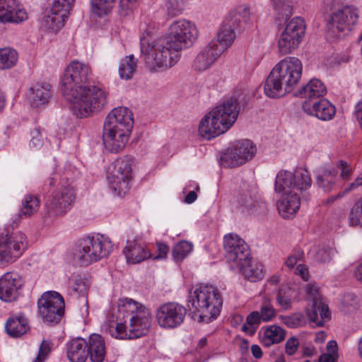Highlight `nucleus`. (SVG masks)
<instances>
[{"mask_svg":"<svg viewBox=\"0 0 362 362\" xmlns=\"http://www.w3.org/2000/svg\"><path fill=\"white\" fill-rule=\"evenodd\" d=\"M333 255V250L330 247H322L318 250L316 253V260L321 263L328 262L331 260Z\"/></svg>","mask_w":362,"mask_h":362,"instance_id":"bf43d9fd","label":"nucleus"},{"mask_svg":"<svg viewBox=\"0 0 362 362\" xmlns=\"http://www.w3.org/2000/svg\"><path fill=\"white\" fill-rule=\"evenodd\" d=\"M50 85L37 83L29 88L28 100L33 107H40L49 103L51 97Z\"/></svg>","mask_w":362,"mask_h":362,"instance_id":"7c9ffc66","label":"nucleus"},{"mask_svg":"<svg viewBox=\"0 0 362 362\" xmlns=\"http://www.w3.org/2000/svg\"><path fill=\"white\" fill-rule=\"evenodd\" d=\"M75 200L74 188L69 184L62 183L45 203L47 214L52 217L65 214Z\"/></svg>","mask_w":362,"mask_h":362,"instance_id":"ddd939ff","label":"nucleus"},{"mask_svg":"<svg viewBox=\"0 0 362 362\" xmlns=\"http://www.w3.org/2000/svg\"><path fill=\"white\" fill-rule=\"evenodd\" d=\"M40 206V198L35 194H27L21 200L18 217L30 218L38 211Z\"/></svg>","mask_w":362,"mask_h":362,"instance_id":"f704fd0d","label":"nucleus"},{"mask_svg":"<svg viewBox=\"0 0 362 362\" xmlns=\"http://www.w3.org/2000/svg\"><path fill=\"white\" fill-rule=\"evenodd\" d=\"M133 159L129 156L117 158L108 168L107 179L111 189L124 197L130 189Z\"/></svg>","mask_w":362,"mask_h":362,"instance_id":"1a4fd4ad","label":"nucleus"},{"mask_svg":"<svg viewBox=\"0 0 362 362\" xmlns=\"http://www.w3.org/2000/svg\"><path fill=\"white\" fill-rule=\"evenodd\" d=\"M337 173L334 168H322L316 178L317 186L325 192L331 191L335 185Z\"/></svg>","mask_w":362,"mask_h":362,"instance_id":"4c0bfd02","label":"nucleus"},{"mask_svg":"<svg viewBox=\"0 0 362 362\" xmlns=\"http://www.w3.org/2000/svg\"><path fill=\"white\" fill-rule=\"evenodd\" d=\"M28 18L17 0H0V23H19Z\"/></svg>","mask_w":362,"mask_h":362,"instance_id":"aec40b11","label":"nucleus"},{"mask_svg":"<svg viewBox=\"0 0 362 362\" xmlns=\"http://www.w3.org/2000/svg\"><path fill=\"white\" fill-rule=\"evenodd\" d=\"M24 280L16 272H8L0 277V300L6 303L16 301L21 296Z\"/></svg>","mask_w":362,"mask_h":362,"instance_id":"f3484780","label":"nucleus"},{"mask_svg":"<svg viewBox=\"0 0 362 362\" xmlns=\"http://www.w3.org/2000/svg\"><path fill=\"white\" fill-rule=\"evenodd\" d=\"M257 153L256 145L249 139L236 141L222 157L228 167L235 168L252 159Z\"/></svg>","mask_w":362,"mask_h":362,"instance_id":"4468645a","label":"nucleus"},{"mask_svg":"<svg viewBox=\"0 0 362 362\" xmlns=\"http://www.w3.org/2000/svg\"><path fill=\"white\" fill-rule=\"evenodd\" d=\"M119 315L126 319L117 323L111 331L112 336L120 339H133L146 334L151 325V311L141 303L132 298H120L117 301Z\"/></svg>","mask_w":362,"mask_h":362,"instance_id":"f03ea898","label":"nucleus"},{"mask_svg":"<svg viewBox=\"0 0 362 362\" xmlns=\"http://www.w3.org/2000/svg\"><path fill=\"white\" fill-rule=\"evenodd\" d=\"M349 221L352 226H362V197L358 199L351 208Z\"/></svg>","mask_w":362,"mask_h":362,"instance_id":"8fccbe9b","label":"nucleus"},{"mask_svg":"<svg viewBox=\"0 0 362 362\" xmlns=\"http://www.w3.org/2000/svg\"><path fill=\"white\" fill-rule=\"evenodd\" d=\"M223 247L226 252V258L231 262V269H235V264L240 261H247L250 255V249L245 240L234 233H229L224 236Z\"/></svg>","mask_w":362,"mask_h":362,"instance_id":"dca6fc26","label":"nucleus"},{"mask_svg":"<svg viewBox=\"0 0 362 362\" xmlns=\"http://www.w3.org/2000/svg\"><path fill=\"white\" fill-rule=\"evenodd\" d=\"M112 250V243L108 238L100 235L87 236L78 241L74 255L80 265L88 266L107 257Z\"/></svg>","mask_w":362,"mask_h":362,"instance_id":"423d86ee","label":"nucleus"},{"mask_svg":"<svg viewBox=\"0 0 362 362\" xmlns=\"http://www.w3.org/2000/svg\"><path fill=\"white\" fill-rule=\"evenodd\" d=\"M360 186H362V173L355 179V180L345 189V192H349Z\"/></svg>","mask_w":362,"mask_h":362,"instance_id":"774afa93","label":"nucleus"},{"mask_svg":"<svg viewBox=\"0 0 362 362\" xmlns=\"http://www.w3.org/2000/svg\"><path fill=\"white\" fill-rule=\"evenodd\" d=\"M305 31V24L304 20L300 17H296L286 24L283 33L291 35L293 37L301 41Z\"/></svg>","mask_w":362,"mask_h":362,"instance_id":"ea45409f","label":"nucleus"},{"mask_svg":"<svg viewBox=\"0 0 362 362\" xmlns=\"http://www.w3.org/2000/svg\"><path fill=\"white\" fill-rule=\"evenodd\" d=\"M250 7L245 5L238 6L234 11L226 17L229 21L233 22L239 28L243 23H245L250 18Z\"/></svg>","mask_w":362,"mask_h":362,"instance_id":"a18cd8bd","label":"nucleus"},{"mask_svg":"<svg viewBox=\"0 0 362 362\" xmlns=\"http://www.w3.org/2000/svg\"><path fill=\"white\" fill-rule=\"evenodd\" d=\"M130 132L103 127V143L105 148L112 153L121 151L127 145Z\"/></svg>","mask_w":362,"mask_h":362,"instance_id":"412c9836","label":"nucleus"},{"mask_svg":"<svg viewBox=\"0 0 362 362\" xmlns=\"http://www.w3.org/2000/svg\"><path fill=\"white\" fill-rule=\"evenodd\" d=\"M69 283L71 284L73 289L78 293H83L87 290L86 284L83 279L79 276H73L69 279Z\"/></svg>","mask_w":362,"mask_h":362,"instance_id":"680f3d73","label":"nucleus"},{"mask_svg":"<svg viewBox=\"0 0 362 362\" xmlns=\"http://www.w3.org/2000/svg\"><path fill=\"white\" fill-rule=\"evenodd\" d=\"M127 262L132 264L140 263L152 255L146 248V245L141 241L133 239L128 240L123 250Z\"/></svg>","mask_w":362,"mask_h":362,"instance_id":"393cba45","label":"nucleus"},{"mask_svg":"<svg viewBox=\"0 0 362 362\" xmlns=\"http://www.w3.org/2000/svg\"><path fill=\"white\" fill-rule=\"evenodd\" d=\"M261 321L262 320L259 313L257 311H253L247 315L246 322L242 327V330L244 332H248L250 334H253Z\"/></svg>","mask_w":362,"mask_h":362,"instance_id":"3c124183","label":"nucleus"},{"mask_svg":"<svg viewBox=\"0 0 362 362\" xmlns=\"http://www.w3.org/2000/svg\"><path fill=\"white\" fill-rule=\"evenodd\" d=\"M66 354L70 362H86L88 358L86 340L78 337L66 344Z\"/></svg>","mask_w":362,"mask_h":362,"instance_id":"bb28decb","label":"nucleus"},{"mask_svg":"<svg viewBox=\"0 0 362 362\" xmlns=\"http://www.w3.org/2000/svg\"><path fill=\"white\" fill-rule=\"evenodd\" d=\"M326 93V86L317 78L311 79L299 90V95L306 99L305 101L317 100L318 98L323 97Z\"/></svg>","mask_w":362,"mask_h":362,"instance_id":"473e14b6","label":"nucleus"},{"mask_svg":"<svg viewBox=\"0 0 362 362\" xmlns=\"http://www.w3.org/2000/svg\"><path fill=\"white\" fill-rule=\"evenodd\" d=\"M259 315L262 321L267 322L274 317L275 310L269 302H265L261 308Z\"/></svg>","mask_w":362,"mask_h":362,"instance_id":"4d7b16f0","label":"nucleus"},{"mask_svg":"<svg viewBox=\"0 0 362 362\" xmlns=\"http://www.w3.org/2000/svg\"><path fill=\"white\" fill-rule=\"evenodd\" d=\"M240 105L235 98L223 100L221 104L211 110V114L215 115L221 122L228 131L235 122L240 111Z\"/></svg>","mask_w":362,"mask_h":362,"instance_id":"a211bd4d","label":"nucleus"},{"mask_svg":"<svg viewBox=\"0 0 362 362\" xmlns=\"http://www.w3.org/2000/svg\"><path fill=\"white\" fill-rule=\"evenodd\" d=\"M161 40H167L165 37L153 39L150 36L141 37V58L151 71L166 70L180 59L179 52L173 50L168 44H164L163 48L158 47V42Z\"/></svg>","mask_w":362,"mask_h":362,"instance_id":"39448f33","label":"nucleus"},{"mask_svg":"<svg viewBox=\"0 0 362 362\" xmlns=\"http://www.w3.org/2000/svg\"><path fill=\"white\" fill-rule=\"evenodd\" d=\"M301 41L287 34H281L278 42L279 51L281 54H288L296 49Z\"/></svg>","mask_w":362,"mask_h":362,"instance_id":"c03bdc74","label":"nucleus"},{"mask_svg":"<svg viewBox=\"0 0 362 362\" xmlns=\"http://www.w3.org/2000/svg\"><path fill=\"white\" fill-rule=\"evenodd\" d=\"M157 251L158 254L153 257H152V258L153 259H165L167 257L168 253L169 252V247L164 243H158Z\"/></svg>","mask_w":362,"mask_h":362,"instance_id":"0e129e2a","label":"nucleus"},{"mask_svg":"<svg viewBox=\"0 0 362 362\" xmlns=\"http://www.w3.org/2000/svg\"><path fill=\"white\" fill-rule=\"evenodd\" d=\"M136 64L137 60L133 54L125 57L119 66V76L125 80L132 78L136 71Z\"/></svg>","mask_w":362,"mask_h":362,"instance_id":"37998d69","label":"nucleus"},{"mask_svg":"<svg viewBox=\"0 0 362 362\" xmlns=\"http://www.w3.org/2000/svg\"><path fill=\"white\" fill-rule=\"evenodd\" d=\"M5 329L9 336L19 337L29 329L28 320L23 315L11 317L6 323Z\"/></svg>","mask_w":362,"mask_h":362,"instance_id":"72a5a7b5","label":"nucleus"},{"mask_svg":"<svg viewBox=\"0 0 362 362\" xmlns=\"http://www.w3.org/2000/svg\"><path fill=\"white\" fill-rule=\"evenodd\" d=\"M226 131L221 122H219L215 115H212L211 111L199 122V133L202 137L207 140L215 138Z\"/></svg>","mask_w":362,"mask_h":362,"instance_id":"a878e982","label":"nucleus"},{"mask_svg":"<svg viewBox=\"0 0 362 362\" xmlns=\"http://www.w3.org/2000/svg\"><path fill=\"white\" fill-rule=\"evenodd\" d=\"M312 180L308 171L305 168H297L293 173L288 170H280L276 177L275 191L282 193L286 189L288 192H298L303 202L310 199V188Z\"/></svg>","mask_w":362,"mask_h":362,"instance_id":"0eeeda50","label":"nucleus"},{"mask_svg":"<svg viewBox=\"0 0 362 362\" xmlns=\"http://www.w3.org/2000/svg\"><path fill=\"white\" fill-rule=\"evenodd\" d=\"M52 343L48 340H43L40 346L38 354L33 362H44L51 351Z\"/></svg>","mask_w":362,"mask_h":362,"instance_id":"6e6d98bb","label":"nucleus"},{"mask_svg":"<svg viewBox=\"0 0 362 362\" xmlns=\"http://www.w3.org/2000/svg\"><path fill=\"white\" fill-rule=\"evenodd\" d=\"M137 1L138 0H120L119 7L122 10L126 11L125 14H127L129 11H132L136 7Z\"/></svg>","mask_w":362,"mask_h":362,"instance_id":"69168bd1","label":"nucleus"},{"mask_svg":"<svg viewBox=\"0 0 362 362\" xmlns=\"http://www.w3.org/2000/svg\"><path fill=\"white\" fill-rule=\"evenodd\" d=\"M274 9L282 17H290L292 15V2L291 0H272Z\"/></svg>","mask_w":362,"mask_h":362,"instance_id":"603ef678","label":"nucleus"},{"mask_svg":"<svg viewBox=\"0 0 362 362\" xmlns=\"http://www.w3.org/2000/svg\"><path fill=\"white\" fill-rule=\"evenodd\" d=\"M280 319L281 322L289 328L302 327L306 323L305 317L301 313H295L290 315H281Z\"/></svg>","mask_w":362,"mask_h":362,"instance_id":"49530a36","label":"nucleus"},{"mask_svg":"<svg viewBox=\"0 0 362 362\" xmlns=\"http://www.w3.org/2000/svg\"><path fill=\"white\" fill-rule=\"evenodd\" d=\"M186 312V308L179 303H164L156 310L158 324L165 329L176 328L183 323Z\"/></svg>","mask_w":362,"mask_h":362,"instance_id":"2eb2a0df","label":"nucleus"},{"mask_svg":"<svg viewBox=\"0 0 362 362\" xmlns=\"http://www.w3.org/2000/svg\"><path fill=\"white\" fill-rule=\"evenodd\" d=\"M32 139L29 146L34 150L40 149L43 145V136L38 129H34L32 133Z\"/></svg>","mask_w":362,"mask_h":362,"instance_id":"052dcab7","label":"nucleus"},{"mask_svg":"<svg viewBox=\"0 0 362 362\" xmlns=\"http://www.w3.org/2000/svg\"><path fill=\"white\" fill-rule=\"evenodd\" d=\"M305 31V24L304 20L300 17H296L286 24L283 33L291 35L293 37L301 41Z\"/></svg>","mask_w":362,"mask_h":362,"instance_id":"a19ab883","label":"nucleus"},{"mask_svg":"<svg viewBox=\"0 0 362 362\" xmlns=\"http://www.w3.org/2000/svg\"><path fill=\"white\" fill-rule=\"evenodd\" d=\"M338 167L341 169V176L344 179H347L351 175V170L349 169L346 162L341 160Z\"/></svg>","mask_w":362,"mask_h":362,"instance_id":"338daca9","label":"nucleus"},{"mask_svg":"<svg viewBox=\"0 0 362 362\" xmlns=\"http://www.w3.org/2000/svg\"><path fill=\"white\" fill-rule=\"evenodd\" d=\"M358 18V11L351 6L334 11L327 21V29L334 37L346 35L353 30Z\"/></svg>","mask_w":362,"mask_h":362,"instance_id":"f8f14e48","label":"nucleus"},{"mask_svg":"<svg viewBox=\"0 0 362 362\" xmlns=\"http://www.w3.org/2000/svg\"><path fill=\"white\" fill-rule=\"evenodd\" d=\"M303 65L296 57H287L272 70L264 86V91L269 98H279L291 92L299 83Z\"/></svg>","mask_w":362,"mask_h":362,"instance_id":"7ed1b4c3","label":"nucleus"},{"mask_svg":"<svg viewBox=\"0 0 362 362\" xmlns=\"http://www.w3.org/2000/svg\"><path fill=\"white\" fill-rule=\"evenodd\" d=\"M25 236L21 232L0 235V267H5L20 257L26 247Z\"/></svg>","mask_w":362,"mask_h":362,"instance_id":"9b49d317","label":"nucleus"},{"mask_svg":"<svg viewBox=\"0 0 362 362\" xmlns=\"http://www.w3.org/2000/svg\"><path fill=\"white\" fill-rule=\"evenodd\" d=\"M237 268L250 281L255 282L262 279V265L257 262H254L250 255L247 257V261H240L235 264Z\"/></svg>","mask_w":362,"mask_h":362,"instance_id":"2f4dec72","label":"nucleus"},{"mask_svg":"<svg viewBox=\"0 0 362 362\" xmlns=\"http://www.w3.org/2000/svg\"><path fill=\"white\" fill-rule=\"evenodd\" d=\"M87 343L88 357L91 362H103L106 356L104 338L98 334L89 336Z\"/></svg>","mask_w":362,"mask_h":362,"instance_id":"cd10ccee","label":"nucleus"},{"mask_svg":"<svg viewBox=\"0 0 362 362\" xmlns=\"http://www.w3.org/2000/svg\"><path fill=\"white\" fill-rule=\"evenodd\" d=\"M239 27L236 24L226 18L218 33V39L211 40V46L216 47L222 54L233 45L236 37V30Z\"/></svg>","mask_w":362,"mask_h":362,"instance_id":"5701e85b","label":"nucleus"},{"mask_svg":"<svg viewBox=\"0 0 362 362\" xmlns=\"http://www.w3.org/2000/svg\"><path fill=\"white\" fill-rule=\"evenodd\" d=\"M220 50L211 46L209 42L197 55L193 62V67L198 71H203L209 68L221 56Z\"/></svg>","mask_w":362,"mask_h":362,"instance_id":"c85d7f7f","label":"nucleus"},{"mask_svg":"<svg viewBox=\"0 0 362 362\" xmlns=\"http://www.w3.org/2000/svg\"><path fill=\"white\" fill-rule=\"evenodd\" d=\"M18 54L17 51L10 47L0 48V70L8 69L18 62Z\"/></svg>","mask_w":362,"mask_h":362,"instance_id":"79ce46f5","label":"nucleus"},{"mask_svg":"<svg viewBox=\"0 0 362 362\" xmlns=\"http://www.w3.org/2000/svg\"><path fill=\"white\" fill-rule=\"evenodd\" d=\"M238 203L246 210H250L255 206L256 201L253 199L252 194L247 192L243 193L238 198Z\"/></svg>","mask_w":362,"mask_h":362,"instance_id":"13d9d810","label":"nucleus"},{"mask_svg":"<svg viewBox=\"0 0 362 362\" xmlns=\"http://www.w3.org/2000/svg\"><path fill=\"white\" fill-rule=\"evenodd\" d=\"M193 245L187 241H180L176 244L173 250V259L180 262L183 260L192 250Z\"/></svg>","mask_w":362,"mask_h":362,"instance_id":"de8ad7c7","label":"nucleus"},{"mask_svg":"<svg viewBox=\"0 0 362 362\" xmlns=\"http://www.w3.org/2000/svg\"><path fill=\"white\" fill-rule=\"evenodd\" d=\"M285 337L284 330L277 325H271L265 328L262 337V343L265 346L277 344L284 340Z\"/></svg>","mask_w":362,"mask_h":362,"instance_id":"58836bf2","label":"nucleus"},{"mask_svg":"<svg viewBox=\"0 0 362 362\" xmlns=\"http://www.w3.org/2000/svg\"><path fill=\"white\" fill-rule=\"evenodd\" d=\"M116 0H91V8L98 16L106 15L113 7Z\"/></svg>","mask_w":362,"mask_h":362,"instance_id":"09e8293b","label":"nucleus"},{"mask_svg":"<svg viewBox=\"0 0 362 362\" xmlns=\"http://www.w3.org/2000/svg\"><path fill=\"white\" fill-rule=\"evenodd\" d=\"M306 297L312 303L319 305V302L322 301L319 288L315 284H308L305 287Z\"/></svg>","mask_w":362,"mask_h":362,"instance_id":"5fc2aeb1","label":"nucleus"},{"mask_svg":"<svg viewBox=\"0 0 362 362\" xmlns=\"http://www.w3.org/2000/svg\"><path fill=\"white\" fill-rule=\"evenodd\" d=\"M132 112L127 107H118L111 110L106 117L104 127H112L130 132L133 127Z\"/></svg>","mask_w":362,"mask_h":362,"instance_id":"6ab92c4d","label":"nucleus"},{"mask_svg":"<svg viewBox=\"0 0 362 362\" xmlns=\"http://www.w3.org/2000/svg\"><path fill=\"white\" fill-rule=\"evenodd\" d=\"M188 307L198 321L209 322L219 315L223 300L217 288L201 284L189 292Z\"/></svg>","mask_w":362,"mask_h":362,"instance_id":"20e7f679","label":"nucleus"},{"mask_svg":"<svg viewBox=\"0 0 362 362\" xmlns=\"http://www.w3.org/2000/svg\"><path fill=\"white\" fill-rule=\"evenodd\" d=\"M307 315L310 322L315 323L317 327H322L324 322L330 319L329 308L322 301L316 306L315 303H312V308L307 310Z\"/></svg>","mask_w":362,"mask_h":362,"instance_id":"c9c22d12","label":"nucleus"},{"mask_svg":"<svg viewBox=\"0 0 362 362\" xmlns=\"http://www.w3.org/2000/svg\"><path fill=\"white\" fill-rule=\"evenodd\" d=\"M282 192L284 194L276 204L277 209L284 218H289L299 209L303 200L298 192H288V189Z\"/></svg>","mask_w":362,"mask_h":362,"instance_id":"b1692460","label":"nucleus"},{"mask_svg":"<svg viewBox=\"0 0 362 362\" xmlns=\"http://www.w3.org/2000/svg\"><path fill=\"white\" fill-rule=\"evenodd\" d=\"M59 1H54L50 10V13L45 16L43 25L53 32L57 31L64 25L66 19L68 18V13L64 11L59 6Z\"/></svg>","mask_w":362,"mask_h":362,"instance_id":"c756f323","label":"nucleus"},{"mask_svg":"<svg viewBox=\"0 0 362 362\" xmlns=\"http://www.w3.org/2000/svg\"><path fill=\"white\" fill-rule=\"evenodd\" d=\"M296 298V292L294 288L288 284L281 285L276 293V300L278 305L284 310H290L293 300Z\"/></svg>","mask_w":362,"mask_h":362,"instance_id":"e433bc0d","label":"nucleus"},{"mask_svg":"<svg viewBox=\"0 0 362 362\" xmlns=\"http://www.w3.org/2000/svg\"><path fill=\"white\" fill-rule=\"evenodd\" d=\"M299 346L298 340L296 337H291L286 341V353L289 355H293L298 350Z\"/></svg>","mask_w":362,"mask_h":362,"instance_id":"e2e57ef3","label":"nucleus"},{"mask_svg":"<svg viewBox=\"0 0 362 362\" xmlns=\"http://www.w3.org/2000/svg\"><path fill=\"white\" fill-rule=\"evenodd\" d=\"M168 14L172 17L182 13L185 8L183 0H168L165 4Z\"/></svg>","mask_w":362,"mask_h":362,"instance_id":"864d4df0","label":"nucleus"},{"mask_svg":"<svg viewBox=\"0 0 362 362\" xmlns=\"http://www.w3.org/2000/svg\"><path fill=\"white\" fill-rule=\"evenodd\" d=\"M63 297L56 291L44 293L37 301L38 312L47 324H57L64 313Z\"/></svg>","mask_w":362,"mask_h":362,"instance_id":"9d476101","label":"nucleus"},{"mask_svg":"<svg viewBox=\"0 0 362 362\" xmlns=\"http://www.w3.org/2000/svg\"><path fill=\"white\" fill-rule=\"evenodd\" d=\"M198 35V30L192 22L180 19L174 21L169 27L167 40L158 42V47L163 48L164 44H168L175 51H181L193 44Z\"/></svg>","mask_w":362,"mask_h":362,"instance_id":"6e6552de","label":"nucleus"},{"mask_svg":"<svg viewBox=\"0 0 362 362\" xmlns=\"http://www.w3.org/2000/svg\"><path fill=\"white\" fill-rule=\"evenodd\" d=\"M91 75L88 64L73 61L62 78L61 90L78 117H87L103 110L107 103V93L102 88L89 84Z\"/></svg>","mask_w":362,"mask_h":362,"instance_id":"f257e3e1","label":"nucleus"},{"mask_svg":"<svg viewBox=\"0 0 362 362\" xmlns=\"http://www.w3.org/2000/svg\"><path fill=\"white\" fill-rule=\"evenodd\" d=\"M303 110L308 115L315 116L324 121L332 119L336 113L335 107L325 98L305 101L303 103Z\"/></svg>","mask_w":362,"mask_h":362,"instance_id":"4be33fe9","label":"nucleus"}]
</instances>
